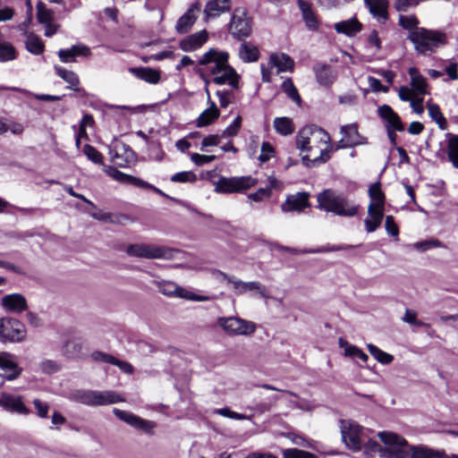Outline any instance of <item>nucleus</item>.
I'll list each match as a JSON object with an SVG mask.
<instances>
[{
    "mask_svg": "<svg viewBox=\"0 0 458 458\" xmlns=\"http://www.w3.org/2000/svg\"><path fill=\"white\" fill-rule=\"evenodd\" d=\"M384 208H379L372 205L368 206V218L364 220L367 233H373L381 225L384 218Z\"/></svg>",
    "mask_w": 458,
    "mask_h": 458,
    "instance_id": "393cba45",
    "label": "nucleus"
},
{
    "mask_svg": "<svg viewBox=\"0 0 458 458\" xmlns=\"http://www.w3.org/2000/svg\"><path fill=\"white\" fill-rule=\"evenodd\" d=\"M55 71L56 74L68 84L67 89H71L74 91H80V89L78 88L80 80L74 72L69 71L58 65H55Z\"/></svg>",
    "mask_w": 458,
    "mask_h": 458,
    "instance_id": "c9c22d12",
    "label": "nucleus"
},
{
    "mask_svg": "<svg viewBox=\"0 0 458 458\" xmlns=\"http://www.w3.org/2000/svg\"><path fill=\"white\" fill-rule=\"evenodd\" d=\"M258 181L251 176L225 177L220 176L213 182L214 191L219 194L243 192L257 184Z\"/></svg>",
    "mask_w": 458,
    "mask_h": 458,
    "instance_id": "423d86ee",
    "label": "nucleus"
},
{
    "mask_svg": "<svg viewBox=\"0 0 458 458\" xmlns=\"http://www.w3.org/2000/svg\"><path fill=\"white\" fill-rule=\"evenodd\" d=\"M37 18L40 24L45 25L54 21L55 13L47 9L44 3L38 2L37 4Z\"/></svg>",
    "mask_w": 458,
    "mask_h": 458,
    "instance_id": "a18cd8bd",
    "label": "nucleus"
},
{
    "mask_svg": "<svg viewBox=\"0 0 458 458\" xmlns=\"http://www.w3.org/2000/svg\"><path fill=\"white\" fill-rule=\"evenodd\" d=\"M15 58V49L9 43H0V61L6 62Z\"/></svg>",
    "mask_w": 458,
    "mask_h": 458,
    "instance_id": "5fc2aeb1",
    "label": "nucleus"
},
{
    "mask_svg": "<svg viewBox=\"0 0 458 458\" xmlns=\"http://www.w3.org/2000/svg\"><path fill=\"white\" fill-rule=\"evenodd\" d=\"M247 291L257 292L259 294V296L264 299L270 298L267 287L260 284L259 282H247Z\"/></svg>",
    "mask_w": 458,
    "mask_h": 458,
    "instance_id": "bf43d9fd",
    "label": "nucleus"
},
{
    "mask_svg": "<svg viewBox=\"0 0 458 458\" xmlns=\"http://www.w3.org/2000/svg\"><path fill=\"white\" fill-rule=\"evenodd\" d=\"M157 286L162 294L169 297H177L194 301H206L210 300L209 296L196 294L171 281L157 282Z\"/></svg>",
    "mask_w": 458,
    "mask_h": 458,
    "instance_id": "f8f14e48",
    "label": "nucleus"
},
{
    "mask_svg": "<svg viewBox=\"0 0 458 458\" xmlns=\"http://www.w3.org/2000/svg\"><path fill=\"white\" fill-rule=\"evenodd\" d=\"M130 72L148 83L156 84L160 80L159 72L151 68H130Z\"/></svg>",
    "mask_w": 458,
    "mask_h": 458,
    "instance_id": "e433bc0d",
    "label": "nucleus"
},
{
    "mask_svg": "<svg viewBox=\"0 0 458 458\" xmlns=\"http://www.w3.org/2000/svg\"><path fill=\"white\" fill-rule=\"evenodd\" d=\"M145 243L130 244L126 247L127 255L135 258H141L144 250Z\"/></svg>",
    "mask_w": 458,
    "mask_h": 458,
    "instance_id": "774afa93",
    "label": "nucleus"
},
{
    "mask_svg": "<svg viewBox=\"0 0 458 458\" xmlns=\"http://www.w3.org/2000/svg\"><path fill=\"white\" fill-rule=\"evenodd\" d=\"M241 123H242V118H241V116H237L233 120V122L224 130V131L221 134V137L222 138H229V137L235 136L241 128Z\"/></svg>",
    "mask_w": 458,
    "mask_h": 458,
    "instance_id": "13d9d810",
    "label": "nucleus"
},
{
    "mask_svg": "<svg viewBox=\"0 0 458 458\" xmlns=\"http://www.w3.org/2000/svg\"><path fill=\"white\" fill-rule=\"evenodd\" d=\"M296 146L300 150L310 153L301 158L308 167L326 163L333 152L330 135L315 124L305 126L298 132Z\"/></svg>",
    "mask_w": 458,
    "mask_h": 458,
    "instance_id": "f257e3e1",
    "label": "nucleus"
},
{
    "mask_svg": "<svg viewBox=\"0 0 458 458\" xmlns=\"http://www.w3.org/2000/svg\"><path fill=\"white\" fill-rule=\"evenodd\" d=\"M111 161L121 167H127L137 161V156L131 148L124 143L115 145L109 149Z\"/></svg>",
    "mask_w": 458,
    "mask_h": 458,
    "instance_id": "2eb2a0df",
    "label": "nucleus"
},
{
    "mask_svg": "<svg viewBox=\"0 0 458 458\" xmlns=\"http://www.w3.org/2000/svg\"><path fill=\"white\" fill-rule=\"evenodd\" d=\"M228 53L211 48L201 56L199 64H214L210 68V72L214 75L213 82L217 85L228 84L233 89H238L240 76L228 64Z\"/></svg>",
    "mask_w": 458,
    "mask_h": 458,
    "instance_id": "f03ea898",
    "label": "nucleus"
},
{
    "mask_svg": "<svg viewBox=\"0 0 458 458\" xmlns=\"http://www.w3.org/2000/svg\"><path fill=\"white\" fill-rule=\"evenodd\" d=\"M38 366L40 370L46 374H53L60 369V366L56 361L48 359L41 360Z\"/></svg>",
    "mask_w": 458,
    "mask_h": 458,
    "instance_id": "4d7b16f0",
    "label": "nucleus"
},
{
    "mask_svg": "<svg viewBox=\"0 0 458 458\" xmlns=\"http://www.w3.org/2000/svg\"><path fill=\"white\" fill-rule=\"evenodd\" d=\"M364 2L374 18L383 21L388 19L387 0H364Z\"/></svg>",
    "mask_w": 458,
    "mask_h": 458,
    "instance_id": "c756f323",
    "label": "nucleus"
},
{
    "mask_svg": "<svg viewBox=\"0 0 458 458\" xmlns=\"http://www.w3.org/2000/svg\"><path fill=\"white\" fill-rule=\"evenodd\" d=\"M369 196L371 199V202L369 205H372L379 208H385L386 196L381 190V183L379 182H377L369 186Z\"/></svg>",
    "mask_w": 458,
    "mask_h": 458,
    "instance_id": "4c0bfd02",
    "label": "nucleus"
},
{
    "mask_svg": "<svg viewBox=\"0 0 458 458\" xmlns=\"http://www.w3.org/2000/svg\"><path fill=\"white\" fill-rule=\"evenodd\" d=\"M409 75L411 77V86L414 96L422 97L428 94V84L426 79L419 72V71L411 67L409 69Z\"/></svg>",
    "mask_w": 458,
    "mask_h": 458,
    "instance_id": "7c9ffc66",
    "label": "nucleus"
},
{
    "mask_svg": "<svg viewBox=\"0 0 458 458\" xmlns=\"http://www.w3.org/2000/svg\"><path fill=\"white\" fill-rule=\"evenodd\" d=\"M443 451L434 450L424 445H410L409 458H445Z\"/></svg>",
    "mask_w": 458,
    "mask_h": 458,
    "instance_id": "2f4dec72",
    "label": "nucleus"
},
{
    "mask_svg": "<svg viewBox=\"0 0 458 458\" xmlns=\"http://www.w3.org/2000/svg\"><path fill=\"white\" fill-rule=\"evenodd\" d=\"M408 38L414 45L415 50L422 55L433 53L446 43L445 33L422 27L410 33Z\"/></svg>",
    "mask_w": 458,
    "mask_h": 458,
    "instance_id": "20e7f679",
    "label": "nucleus"
},
{
    "mask_svg": "<svg viewBox=\"0 0 458 458\" xmlns=\"http://www.w3.org/2000/svg\"><path fill=\"white\" fill-rule=\"evenodd\" d=\"M318 83L322 86H331L337 77V72L329 64H317L313 67Z\"/></svg>",
    "mask_w": 458,
    "mask_h": 458,
    "instance_id": "6ab92c4d",
    "label": "nucleus"
},
{
    "mask_svg": "<svg viewBox=\"0 0 458 458\" xmlns=\"http://www.w3.org/2000/svg\"><path fill=\"white\" fill-rule=\"evenodd\" d=\"M340 132L345 137L349 146L355 147L368 143L367 138L359 133L358 126L355 123L342 126Z\"/></svg>",
    "mask_w": 458,
    "mask_h": 458,
    "instance_id": "cd10ccee",
    "label": "nucleus"
},
{
    "mask_svg": "<svg viewBox=\"0 0 458 458\" xmlns=\"http://www.w3.org/2000/svg\"><path fill=\"white\" fill-rule=\"evenodd\" d=\"M91 54L89 47L85 45H74L70 48L60 49L57 53L59 59L63 63L76 62L77 57L89 56Z\"/></svg>",
    "mask_w": 458,
    "mask_h": 458,
    "instance_id": "aec40b11",
    "label": "nucleus"
},
{
    "mask_svg": "<svg viewBox=\"0 0 458 458\" xmlns=\"http://www.w3.org/2000/svg\"><path fill=\"white\" fill-rule=\"evenodd\" d=\"M413 248L420 252H425L433 248H445V245L437 239H429L413 243Z\"/></svg>",
    "mask_w": 458,
    "mask_h": 458,
    "instance_id": "49530a36",
    "label": "nucleus"
},
{
    "mask_svg": "<svg viewBox=\"0 0 458 458\" xmlns=\"http://www.w3.org/2000/svg\"><path fill=\"white\" fill-rule=\"evenodd\" d=\"M367 348L369 353L383 365L390 364L394 360V356L382 351L372 344H368Z\"/></svg>",
    "mask_w": 458,
    "mask_h": 458,
    "instance_id": "37998d69",
    "label": "nucleus"
},
{
    "mask_svg": "<svg viewBox=\"0 0 458 458\" xmlns=\"http://www.w3.org/2000/svg\"><path fill=\"white\" fill-rule=\"evenodd\" d=\"M200 12V4L196 2L192 4L185 13H183L177 21L175 30L179 34L187 33L197 20L196 13Z\"/></svg>",
    "mask_w": 458,
    "mask_h": 458,
    "instance_id": "f3484780",
    "label": "nucleus"
},
{
    "mask_svg": "<svg viewBox=\"0 0 458 458\" xmlns=\"http://www.w3.org/2000/svg\"><path fill=\"white\" fill-rule=\"evenodd\" d=\"M345 356L351 358H357L364 362H366L369 359V356L364 352H362V350H360L355 345H352L351 347H348L347 350H345Z\"/></svg>",
    "mask_w": 458,
    "mask_h": 458,
    "instance_id": "0e129e2a",
    "label": "nucleus"
},
{
    "mask_svg": "<svg viewBox=\"0 0 458 458\" xmlns=\"http://www.w3.org/2000/svg\"><path fill=\"white\" fill-rule=\"evenodd\" d=\"M215 413L219 414L223 417L233 419V420H250L249 416L233 411L229 408L217 409L215 411Z\"/></svg>",
    "mask_w": 458,
    "mask_h": 458,
    "instance_id": "052dcab7",
    "label": "nucleus"
},
{
    "mask_svg": "<svg viewBox=\"0 0 458 458\" xmlns=\"http://www.w3.org/2000/svg\"><path fill=\"white\" fill-rule=\"evenodd\" d=\"M378 114L386 122V129L397 130L403 131L404 126L399 115L388 105H383L378 107Z\"/></svg>",
    "mask_w": 458,
    "mask_h": 458,
    "instance_id": "412c9836",
    "label": "nucleus"
},
{
    "mask_svg": "<svg viewBox=\"0 0 458 458\" xmlns=\"http://www.w3.org/2000/svg\"><path fill=\"white\" fill-rule=\"evenodd\" d=\"M217 324L228 335H250L256 331V325L252 321L239 317H220Z\"/></svg>",
    "mask_w": 458,
    "mask_h": 458,
    "instance_id": "6e6552de",
    "label": "nucleus"
},
{
    "mask_svg": "<svg viewBox=\"0 0 458 458\" xmlns=\"http://www.w3.org/2000/svg\"><path fill=\"white\" fill-rule=\"evenodd\" d=\"M216 158L214 155H202L199 153L191 154V160L198 166L204 165L205 164L210 163Z\"/></svg>",
    "mask_w": 458,
    "mask_h": 458,
    "instance_id": "680f3d73",
    "label": "nucleus"
},
{
    "mask_svg": "<svg viewBox=\"0 0 458 458\" xmlns=\"http://www.w3.org/2000/svg\"><path fill=\"white\" fill-rule=\"evenodd\" d=\"M318 208L336 216L352 217L358 214L359 205L347 199L343 193L327 189L317 196Z\"/></svg>",
    "mask_w": 458,
    "mask_h": 458,
    "instance_id": "7ed1b4c3",
    "label": "nucleus"
},
{
    "mask_svg": "<svg viewBox=\"0 0 458 458\" xmlns=\"http://www.w3.org/2000/svg\"><path fill=\"white\" fill-rule=\"evenodd\" d=\"M282 89L293 102L299 106L301 105V98L291 79H288L283 82Z\"/></svg>",
    "mask_w": 458,
    "mask_h": 458,
    "instance_id": "09e8293b",
    "label": "nucleus"
},
{
    "mask_svg": "<svg viewBox=\"0 0 458 458\" xmlns=\"http://www.w3.org/2000/svg\"><path fill=\"white\" fill-rule=\"evenodd\" d=\"M334 28L337 33L344 34L351 38L354 37L361 30L362 25L356 18H351L335 23Z\"/></svg>",
    "mask_w": 458,
    "mask_h": 458,
    "instance_id": "c85d7f7f",
    "label": "nucleus"
},
{
    "mask_svg": "<svg viewBox=\"0 0 458 458\" xmlns=\"http://www.w3.org/2000/svg\"><path fill=\"white\" fill-rule=\"evenodd\" d=\"M270 63L277 68L278 72L292 71L294 66L293 60L286 54H272Z\"/></svg>",
    "mask_w": 458,
    "mask_h": 458,
    "instance_id": "72a5a7b5",
    "label": "nucleus"
},
{
    "mask_svg": "<svg viewBox=\"0 0 458 458\" xmlns=\"http://www.w3.org/2000/svg\"><path fill=\"white\" fill-rule=\"evenodd\" d=\"M75 399L88 406H105L123 402V398L114 391L81 390L75 393Z\"/></svg>",
    "mask_w": 458,
    "mask_h": 458,
    "instance_id": "0eeeda50",
    "label": "nucleus"
},
{
    "mask_svg": "<svg viewBox=\"0 0 458 458\" xmlns=\"http://www.w3.org/2000/svg\"><path fill=\"white\" fill-rule=\"evenodd\" d=\"M113 413L122 421L127 423L136 429L142 430L145 433L152 434L153 428L157 427L156 422L144 420L131 411L114 408Z\"/></svg>",
    "mask_w": 458,
    "mask_h": 458,
    "instance_id": "4468645a",
    "label": "nucleus"
},
{
    "mask_svg": "<svg viewBox=\"0 0 458 458\" xmlns=\"http://www.w3.org/2000/svg\"><path fill=\"white\" fill-rule=\"evenodd\" d=\"M447 156L455 168H458V135L447 133Z\"/></svg>",
    "mask_w": 458,
    "mask_h": 458,
    "instance_id": "ea45409f",
    "label": "nucleus"
},
{
    "mask_svg": "<svg viewBox=\"0 0 458 458\" xmlns=\"http://www.w3.org/2000/svg\"><path fill=\"white\" fill-rule=\"evenodd\" d=\"M230 34L241 40L248 38L251 33L250 20L247 17V13L242 9H236L232 16L229 25Z\"/></svg>",
    "mask_w": 458,
    "mask_h": 458,
    "instance_id": "ddd939ff",
    "label": "nucleus"
},
{
    "mask_svg": "<svg viewBox=\"0 0 458 458\" xmlns=\"http://www.w3.org/2000/svg\"><path fill=\"white\" fill-rule=\"evenodd\" d=\"M342 440L352 452H359L365 445L368 429L352 420H340Z\"/></svg>",
    "mask_w": 458,
    "mask_h": 458,
    "instance_id": "39448f33",
    "label": "nucleus"
},
{
    "mask_svg": "<svg viewBox=\"0 0 458 458\" xmlns=\"http://www.w3.org/2000/svg\"><path fill=\"white\" fill-rule=\"evenodd\" d=\"M2 305L7 311L21 313L26 310L27 301L21 294L12 293L3 297Z\"/></svg>",
    "mask_w": 458,
    "mask_h": 458,
    "instance_id": "a878e982",
    "label": "nucleus"
},
{
    "mask_svg": "<svg viewBox=\"0 0 458 458\" xmlns=\"http://www.w3.org/2000/svg\"><path fill=\"white\" fill-rule=\"evenodd\" d=\"M216 94L218 97L221 107H226L233 99V93L231 90H217Z\"/></svg>",
    "mask_w": 458,
    "mask_h": 458,
    "instance_id": "e2e57ef3",
    "label": "nucleus"
},
{
    "mask_svg": "<svg viewBox=\"0 0 458 458\" xmlns=\"http://www.w3.org/2000/svg\"><path fill=\"white\" fill-rule=\"evenodd\" d=\"M25 46L27 50L33 55H40L43 53L45 47L41 39L33 33L27 35Z\"/></svg>",
    "mask_w": 458,
    "mask_h": 458,
    "instance_id": "a19ab883",
    "label": "nucleus"
},
{
    "mask_svg": "<svg viewBox=\"0 0 458 458\" xmlns=\"http://www.w3.org/2000/svg\"><path fill=\"white\" fill-rule=\"evenodd\" d=\"M104 171L106 172V174H108L110 177H112L113 179H114L115 181H117L119 182H122V183H124V184H131V185H134V186H136L138 188H140V189H149V190H152L154 192H156V193H157V194H159L161 196H164L165 198H169L172 200L175 201L176 203L182 204L181 200H179L177 199H174V198H172V197H169L165 192H163L161 190H159L156 186L148 183V182H145V181H143V180H141V179H140L138 177H134L132 175L124 174V173L117 170L115 167L106 166L104 168Z\"/></svg>",
    "mask_w": 458,
    "mask_h": 458,
    "instance_id": "1a4fd4ad",
    "label": "nucleus"
},
{
    "mask_svg": "<svg viewBox=\"0 0 458 458\" xmlns=\"http://www.w3.org/2000/svg\"><path fill=\"white\" fill-rule=\"evenodd\" d=\"M352 245H328L320 247L318 249H310V250H305L303 252H309V253H321V252H333V251H340V250H345L349 249H352Z\"/></svg>",
    "mask_w": 458,
    "mask_h": 458,
    "instance_id": "6e6d98bb",
    "label": "nucleus"
},
{
    "mask_svg": "<svg viewBox=\"0 0 458 458\" xmlns=\"http://www.w3.org/2000/svg\"><path fill=\"white\" fill-rule=\"evenodd\" d=\"M33 404L37 410V414L39 418H47L49 411V405L47 403L41 401L40 399H34Z\"/></svg>",
    "mask_w": 458,
    "mask_h": 458,
    "instance_id": "338daca9",
    "label": "nucleus"
},
{
    "mask_svg": "<svg viewBox=\"0 0 458 458\" xmlns=\"http://www.w3.org/2000/svg\"><path fill=\"white\" fill-rule=\"evenodd\" d=\"M423 0H394V7L398 13H405L411 8H414Z\"/></svg>",
    "mask_w": 458,
    "mask_h": 458,
    "instance_id": "603ef678",
    "label": "nucleus"
},
{
    "mask_svg": "<svg viewBox=\"0 0 458 458\" xmlns=\"http://www.w3.org/2000/svg\"><path fill=\"white\" fill-rule=\"evenodd\" d=\"M27 335L25 326L16 318H3L0 319V337L2 341L20 343Z\"/></svg>",
    "mask_w": 458,
    "mask_h": 458,
    "instance_id": "9b49d317",
    "label": "nucleus"
},
{
    "mask_svg": "<svg viewBox=\"0 0 458 458\" xmlns=\"http://www.w3.org/2000/svg\"><path fill=\"white\" fill-rule=\"evenodd\" d=\"M207 40V31L201 30L182 39L180 41V48L184 52H192L199 48Z\"/></svg>",
    "mask_w": 458,
    "mask_h": 458,
    "instance_id": "5701e85b",
    "label": "nucleus"
},
{
    "mask_svg": "<svg viewBox=\"0 0 458 458\" xmlns=\"http://www.w3.org/2000/svg\"><path fill=\"white\" fill-rule=\"evenodd\" d=\"M428 115L435 121L441 130H445L447 127L446 119L443 115L440 107L437 104H428Z\"/></svg>",
    "mask_w": 458,
    "mask_h": 458,
    "instance_id": "79ce46f5",
    "label": "nucleus"
},
{
    "mask_svg": "<svg viewBox=\"0 0 458 458\" xmlns=\"http://www.w3.org/2000/svg\"><path fill=\"white\" fill-rule=\"evenodd\" d=\"M378 437L381 441L389 445L386 449L390 458H409V446L407 440L392 432H379Z\"/></svg>",
    "mask_w": 458,
    "mask_h": 458,
    "instance_id": "9d476101",
    "label": "nucleus"
},
{
    "mask_svg": "<svg viewBox=\"0 0 458 458\" xmlns=\"http://www.w3.org/2000/svg\"><path fill=\"white\" fill-rule=\"evenodd\" d=\"M259 56V49L250 42H242L239 48V57L244 63H252L258 61Z\"/></svg>",
    "mask_w": 458,
    "mask_h": 458,
    "instance_id": "f704fd0d",
    "label": "nucleus"
},
{
    "mask_svg": "<svg viewBox=\"0 0 458 458\" xmlns=\"http://www.w3.org/2000/svg\"><path fill=\"white\" fill-rule=\"evenodd\" d=\"M283 458H318L315 454L297 448H288L282 451Z\"/></svg>",
    "mask_w": 458,
    "mask_h": 458,
    "instance_id": "3c124183",
    "label": "nucleus"
},
{
    "mask_svg": "<svg viewBox=\"0 0 458 458\" xmlns=\"http://www.w3.org/2000/svg\"><path fill=\"white\" fill-rule=\"evenodd\" d=\"M299 7L301 11L302 19L306 28L310 31H317L319 27L318 20L312 11L310 4L305 1H299Z\"/></svg>",
    "mask_w": 458,
    "mask_h": 458,
    "instance_id": "473e14b6",
    "label": "nucleus"
},
{
    "mask_svg": "<svg viewBox=\"0 0 458 458\" xmlns=\"http://www.w3.org/2000/svg\"><path fill=\"white\" fill-rule=\"evenodd\" d=\"M170 180L173 182L193 183L197 181V175L191 171H182L172 175Z\"/></svg>",
    "mask_w": 458,
    "mask_h": 458,
    "instance_id": "8fccbe9b",
    "label": "nucleus"
},
{
    "mask_svg": "<svg viewBox=\"0 0 458 458\" xmlns=\"http://www.w3.org/2000/svg\"><path fill=\"white\" fill-rule=\"evenodd\" d=\"M83 153L94 164H103V155L96 148L90 145H85L83 148Z\"/></svg>",
    "mask_w": 458,
    "mask_h": 458,
    "instance_id": "864d4df0",
    "label": "nucleus"
},
{
    "mask_svg": "<svg viewBox=\"0 0 458 458\" xmlns=\"http://www.w3.org/2000/svg\"><path fill=\"white\" fill-rule=\"evenodd\" d=\"M385 228L389 235L397 237L399 234V228L394 222L393 216H386L385 221Z\"/></svg>",
    "mask_w": 458,
    "mask_h": 458,
    "instance_id": "69168bd1",
    "label": "nucleus"
},
{
    "mask_svg": "<svg viewBox=\"0 0 458 458\" xmlns=\"http://www.w3.org/2000/svg\"><path fill=\"white\" fill-rule=\"evenodd\" d=\"M173 258V250L164 246L145 243L141 259H170Z\"/></svg>",
    "mask_w": 458,
    "mask_h": 458,
    "instance_id": "b1692460",
    "label": "nucleus"
},
{
    "mask_svg": "<svg viewBox=\"0 0 458 458\" xmlns=\"http://www.w3.org/2000/svg\"><path fill=\"white\" fill-rule=\"evenodd\" d=\"M0 406L6 411L19 414H29L30 410L22 403L21 397H15L10 394H3L0 399Z\"/></svg>",
    "mask_w": 458,
    "mask_h": 458,
    "instance_id": "bb28decb",
    "label": "nucleus"
},
{
    "mask_svg": "<svg viewBox=\"0 0 458 458\" xmlns=\"http://www.w3.org/2000/svg\"><path fill=\"white\" fill-rule=\"evenodd\" d=\"M310 193L308 192H297L287 196L285 201L281 205L283 212H301L305 208L310 206L309 202Z\"/></svg>",
    "mask_w": 458,
    "mask_h": 458,
    "instance_id": "dca6fc26",
    "label": "nucleus"
},
{
    "mask_svg": "<svg viewBox=\"0 0 458 458\" xmlns=\"http://www.w3.org/2000/svg\"><path fill=\"white\" fill-rule=\"evenodd\" d=\"M231 0H209L204 9L205 19L209 20L220 16L231 9Z\"/></svg>",
    "mask_w": 458,
    "mask_h": 458,
    "instance_id": "4be33fe9",
    "label": "nucleus"
},
{
    "mask_svg": "<svg viewBox=\"0 0 458 458\" xmlns=\"http://www.w3.org/2000/svg\"><path fill=\"white\" fill-rule=\"evenodd\" d=\"M276 131L282 135L292 134L294 131L293 122L288 117H277L274 120Z\"/></svg>",
    "mask_w": 458,
    "mask_h": 458,
    "instance_id": "c03bdc74",
    "label": "nucleus"
},
{
    "mask_svg": "<svg viewBox=\"0 0 458 458\" xmlns=\"http://www.w3.org/2000/svg\"><path fill=\"white\" fill-rule=\"evenodd\" d=\"M419 20L414 15H400L399 25L404 30H409V34L420 29L418 27Z\"/></svg>",
    "mask_w": 458,
    "mask_h": 458,
    "instance_id": "de8ad7c7",
    "label": "nucleus"
},
{
    "mask_svg": "<svg viewBox=\"0 0 458 458\" xmlns=\"http://www.w3.org/2000/svg\"><path fill=\"white\" fill-rule=\"evenodd\" d=\"M219 116V110L216 104L211 102L210 107L204 110L197 119V127H204L209 125Z\"/></svg>",
    "mask_w": 458,
    "mask_h": 458,
    "instance_id": "58836bf2",
    "label": "nucleus"
},
{
    "mask_svg": "<svg viewBox=\"0 0 458 458\" xmlns=\"http://www.w3.org/2000/svg\"><path fill=\"white\" fill-rule=\"evenodd\" d=\"M0 369L4 370L3 377L7 380H13L21 373V369L13 360V356L8 352H0Z\"/></svg>",
    "mask_w": 458,
    "mask_h": 458,
    "instance_id": "a211bd4d",
    "label": "nucleus"
}]
</instances>
